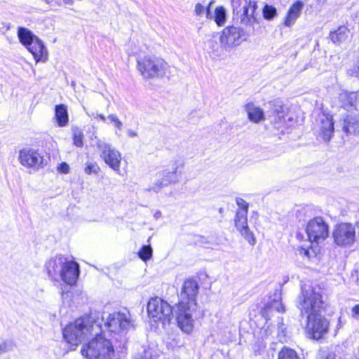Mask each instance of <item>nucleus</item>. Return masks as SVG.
I'll use <instances>...</instances> for the list:
<instances>
[{"label": "nucleus", "instance_id": "1", "mask_svg": "<svg viewBox=\"0 0 359 359\" xmlns=\"http://www.w3.org/2000/svg\"><path fill=\"white\" fill-rule=\"evenodd\" d=\"M325 306L320 287H302L297 308L300 311V316L306 318L305 331L310 339L319 340L328 332L329 321L322 315Z\"/></svg>", "mask_w": 359, "mask_h": 359}, {"label": "nucleus", "instance_id": "2", "mask_svg": "<svg viewBox=\"0 0 359 359\" xmlns=\"http://www.w3.org/2000/svg\"><path fill=\"white\" fill-rule=\"evenodd\" d=\"M233 20L248 28L244 31L240 27L228 26L222 31L220 43L224 48L238 46L246 39L247 36L253 34L254 25L257 23L256 10L257 4L252 0H232Z\"/></svg>", "mask_w": 359, "mask_h": 359}, {"label": "nucleus", "instance_id": "3", "mask_svg": "<svg viewBox=\"0 0 359 359\" xmlns=\"http://www.w3.org/2000/svg\"><path fill=\"white\" fill-rule=\"evenodd\" d=\"M198 284L193 279L184 282L179 295V302L175 307V315L178 327L185 333L189 334L194 329L193 313L197 309L196 296Z\"/></svg>", "mask_w": 359, "mask_h": 359}, {"label": "nucleus", "instance_id": "4", "mask_svg": "<svg viewBox=\"0 0 359 359\" xmlns=\"http://www.w3.org/2000/svg\"><path fill=\"white\" fill-rule=\"evenodd\" d=\"M104 320L102 313L91 312L89 316L79 318L67 325L63 330V337L69 344L76 346L90 336L101 332Z\"/></svg>", "mask_w": 359, "mask_h": 359}, {"label": "nucleus", "instance_id": "5", "mask_svg": "<svg viewBox=\"0 0 359 359\" xmlns=\"http://www.w3.org/2000/svg\"><path fill=\"white\" fill-rule=\"evenodd\" d=\"M94 335V338L82 346L81 355L86 359H112L115 352L111 341L101 332Z\"/></svg>", "mask_w": 359, "mask_h": 359}, {"label": "nucleus", "instance_id": "6", "mask_svg": "<svg viewBox=\"0 0 359 359\" xmlns=\"http://www.w3.org/2000/svg\"><path fill=\"white\" fill-rule=\"evenodd\" d=\"M168 63L154 55L137 57V69L144 79L162 78L165 75Z\"/></svg>", "mask_w": 359, "mask_h": 359}, {"label": "nucleus", "instance_id": "7", "mask_svg": "<svg viewBox=\"0 0 359 359\" xmlns=\"http://www.w3.org/2000/svg\"><path fill=\"white\" fill-rule=\"evenodd\" d=\"M18 36L20 42L32 54L36 62L47 60L48 51L43 43L29 29L19 27Z\"/></svg>", "mask_w": 359, "mask_h": 359}, {"label": "nucleus", "instance_id": "8", "mask_svg": "<svg viewBox=\"0 0 359 359\" xmlns=\"http://www.w3.org/2000/svg\"><path fill=\"white\" fill-rule=\"evenodd\" d=\"M148 315L155 323L169 324L175 313L173 309L167 302L159 297L151 298L147 304Z\"/></svg>", "mask_w": 359, "mask_h": 359}, {"label": "nucleus", "instance_id": "9", "mask_svg": "<svg viewBox=\"0 0 359 359\" xmlns=\"http://www.w3.org/2000/svg\"><path fill=\"white\" fill-rule=\"evenodd\" d=\"M104 325L109 332L122 335H125L130 329L134 327V322L127 310L109 314Z\"/></svg>", "mask_w": 359, "mask_h": 359}, {"label": "nucleus", "instance_id": "10", "mask_svg": "<svg viewBox=\"0 0 359 359\" xmlns=\"http://www.w3.org/2000/svg\"><path fill=\"white\" fill-rule=\"evenodd\" d=\"M308 240L311 243H321L329 236V225L321 217L310 219L306 226Z\"/></svg>", "mask_w": 359, "mask_h": 359}, {"label": "nucleus", "instance_id": "11", "mask_svg": "<svg viewBox=\"0 0 359 359\" xmlns=\"http://www.w3.org/2000/svg\"><path fill=\"white\" fill-rule=\"evenodd\" d=\"M97 147L100 151V157L104 163L114 171H119L121 161V153L111 144L102 140L97 141Z\"/></svg>", "mask_w": 359, "mask_h": 359}, {"label": "nucleus", "instance_id": "12", "mask_svg": "<svg viewBox=\"0 0 359 359\" xmlns=\"http://www.w3.org/2000/svg\"><path fill=\"white\" fill-rule=\"evenodd\" d=\"M334 242L341 247L351 246L355 242V227L348 223H341L335 226L332 233Z\"/></svg>", "mask_w": 359, "mask_h": 359}, {"label": "nucleus", "instance_id": "13", "mask_svg": "<svg viewBox=\"0 0 359 359\" xmlns=\"http://www.w3.org/2000/svg\"><path fill=\"white\" fill-rule=\"evenodd\" d=\"M181 176V172H178V165L174 164L172 170H164L159 172V178L156 180L153 187H150L148 190H153L155 192H158L160 189L168 186L172 183H176L179 181Z\"/></svg>", "mask_w": 359, "mask_h": 359}, {"label": "nucleus", "instance_id": "14", "mask_svg": "<svg viewBox=\"0 0 359 359\" xmlns=\"http://www.w3.org/2000/svg\"><path fill=\"white\" fill-rule=\"evenodd\" d=\"M247 215L245 210H238L234 219L235 226L245 239L253 245L255 244L256 240L253 233L248 227Z\"/></svg>", "mask_w": 359, "mask_h": 359}, {"label": "nucleus", "instance_id": "15", "mask_svg": "<svg viewBox=\"0 0 359 359\" xmlns=\"http://www.w3.org/2000/svg\"><path fill=\"white\" fill-rule=\"evenodd\" d=\"M19 159L21 164L29 168H39L43 164V157L37 151L32 149H23L20 151Z\"/></svg>", "mask_w": 359, "mask_h": 359}, {"label": "nucleus", "instance_id": "16", "mask_svg": "<svg viewBox=\"0 0 359 359\" xmlns=\"http://www.w3.org/2000/svg\"><path fill=\"white\" fill-rule=\"evenodd\" d=\"M67 262V258L61 255L50 259L46 263V269L49 278L53 280H57Z\"/></svg>", "mask_w": 359, "mask_h": 359}, {"label": "nucleus", "instance_id": "17", "mask_svg": "<svg viewBox=\"0 0 359 359\" xmlns=\"http://www.w3.org/2000/svg\"><path fill=\"white\" fill-rule=\"evenodd\" d=\"M79 276V266L74 261H67L60 278L68 285H74Z\"/></svg>", "mask_w": 359, "mask_h": 359}, {"label": "nucleus", "instance_id": "18", "mask_svg": "<svg viewBox=\"0 0 359 359\" xmlns=\"http://www.w3.org/2000/svg\"><path fill=\"white\" fill-rule=\"evenodd\" d=\"M276 311L285 312V309L281 302V294L278 290H276L273 297H269V300L262 309L261 313L265 318H269V313Z\"/></svg>", "mask_w": 359, "mask_h": 359}, {"label": "nucleus", "instance_id": "19", "mask_svg": "<svg viewBox=\"0 0 359 359\" xmlns=\"http://www.w3.org/2000/svg\"><path fill=\"white\" fill-rule=\"evenodd\" d=\"M338 126H340L341 130L347 135H356L359 133V116L346 114L339 121Z\"/></svg>", "mask_w": 359, "mask_h": 359}, {"label": "nucleus", "instance_id": "20", "mask_svg": "<svg viewBox=\"0 0 359 359\" xmlns=\"http://www.w3.org/2000/svg\"><path fill=\"white\" fill-rule=\"evenodd\" d=\"M334 124L331 117L323 116L321 118L318 136L325 142H328L332 138L334 129Z\"/></svg>", "mask_w": 359, "mask_h": 359}, {"label": "nucleus", "instance_id": "21", "mask_svg": "<svg viewBox=\"0 0 359 359\" xmlns=\"http://www.w3.org/2000/svg\"><path fill=\"white\" fill-rule=\"evenodd\" d=\"M350 30L346 26H339L337 29L331 31L329 38L333 43L339 46L345 43L349 36Z\"/></svg>", "mask_w": 359, "mask_h": 359}, {"label": "nucleus", "instance_id": "22", "mask_svg": "<svg viewBox=\"0 0 359 359\" xmlns=\"http://www.w3.org/2000/svg\"><path fill=\"white\" fill-rule=\"evenodd\" d=\"M245 109L248 114V118L253 123H259L264 119V113L263 110L255 106L252 102L245 104Z\"/></svg>", "mask_w": 359, "mask_h": 359}, {"label": "nucleus", "instance_id": "23", "mask_svg": "<svg viewBox=\"0 0 359 359\" xmlns=\"http://www.w3.org/2000/svg\"><path fill=\"white\" fill-rule=\"evenodd\" d=\"M303 6L304 4L301 1H296L290 6L285 20V25L286 26H290L292 25L294 21L299 17Z\"/></svg>", "mask_w": 359, "mask_h": 359}, {"label": "nucleus", "instance_id": "24", "mask_svg": "<svg viewBox=\"0 0 359 359\" xmlns=\"http://www.w3.org/2000/svg\"><path fill=\"white\" fill-rule=\"evenodd\" d=\"M55 118L60 127L67 126L69 121L67 108L65 104H60L55 107Z\"/></svg>", "mask_w": 359, "mask_h": 359}, {"label": "nucleus", "instance_id": "25", "mask_svg": "<svg viewBox=\"0 0 359 359\" xmlns=\"http://www.w3.org/2000/svg\"><path fill=\"white\" fill-rule=\"evenodd\" d=\"M273 114L276 116L275 121L280 123H285V107H283L278 102H270Z\"/></svg>", "mask_w": 359, "mask_h": 359}, {"label": "nucleus", "instance_id": "26", "mask_svg": "<svg viewBox=\"0 0 359 359\" xmlns=\"http://www.w3.org/2000/svg\"><path fill=\"white\" fill-rule=\"evenodd\" d=\"M132 359H154L151 348L147 346H141L133 353Z\"/></svg>", "mask_w": 359, "mask_h": 359}, {"label": "nucleus", "instance_id": "27", "mask_svg": "<svg viewBox=\"0 0 359 359\" xmlns=\"http://www.w3.org/2000/svg\"><path fill=\"white\" fill-rule=\"evenodd\" d=\"M214 18L218 26H222L224 24L226 19V14L224 7L219 6L215 9Z\"/></svg>", "mask_w": 359, "mask_h": 359}, {"label": "nucleus", "instance_id": "28", "mask_svg": "<svg viewBox=\"0 0 359 359\" xmlns=\"http://www.w3.org/2000/svg\"><path fill=\"white\" fill-rule=\"evenodd\" d=\"M278 359H299V358L294 350L284 347L279 352Z\"/></svg>", "mask_w": 359, "mask_h": 359}, {"label": "nucleus", "instance_id": "29", "mask_svg": "<svg viewBox=\"0 0 359 359\" xmlns=\"http://www.w3.org/2000/svg\"><path fill=\"white\" fill-rule=\"evenodd\" d=\"M152 251L150 245H143L138 252V256L142 260L147 262L151 258Z\"/></svg>", "mask_w": 359, "mask_h": 359}, {"label": "nucleus", "instance_id": "30", "mask_svg": "<svg viewBox=\"0 0 359 359\" xmlns=\"http://www.w3.org/2000/svg\"><path fill=\"white\" fill-rule=\"evenodd\" d=\"M263 17L266 20H272L277 15L276 8L271 5L265 4L262 8Z\"/></svg>", "mask_w": 359, "mask_h": 359}, {"label": "nucleus", "instance_id": "31", "mask_svg": "<svg viewBox=\"0 0 359 359\" xmlns=\"http://www.w3.org/2000/svg\"><path fill=\"white\" fill-rule=\"evenodd\" d=\"M351 107H356L358 102H359V94L355 92L346 93L344 95Z\"/></svg>", "mask_w": 359, "mask_h": 359}, {"label": "nucleus", "instance_id": "32", "mask_svg": "<svg viewBox=\"0 0 359 359\" xmlns=\"http://www.w3.org/2000/svg\"><path fill=\"white\" fill-rule=\"evenodd\" d=\"M207 47L210 49L214 55L219 56V45L215 39H210L206 42Z\"/></svg>", "mask_w": 359, "mask_h": 359}, {"label": "nucleus", "instance_id": "33", "mask_svg": "<svg viewBox=\"0 0 359 359\" xmlns=\"http://www.w3.org/2000/svg\"><path fill=\"white\" fill-rule=\"evenodd\" d=\"M107 118L117 130H121L123 129V123L116 114H111L107 116Z\"/></svg>", "mask_w": 359, "mask_h": 359}, {"label": "nucleus", "instance_id": "34", "mask_svg": "<svg viewBox=\"0 0 359 359\" xmlns=\"http://www.w3.org/2000/svg\"><path fill=\"white\" fill-rule=\"evenodd\" d=\"M83 133L81 131L77 130H75L73 135L74 144L79 147H81L83 146Z\"/></svg>", "mask_w": 359, "mask_h": 359}, {"label": "nucleus", "instance_id": "35", "mask_svg": "<svg viewBox=\"0 0 359 359\" xmlns=\"http://www.w3.org/2000/svg\"><path fill=\"white\" fill-rule=\"evenodd\" d=\"M13 344L12 341H4L0 344V355L8 352L13 349Z\"/></svg>", "mask_w": 359, "mask_h": 359}, {"label": "nucleus", "instance_id": "36", "mask_svg": "<svg viewBox=\"0 0 359 359\" xmlns=\"http://www.w3.org/2000/svg\"><path fill=\"white\" fill-rule=\"evenodd\" d=\"M100 170V168L96 163H88L85 168V172L88 175H90L92 173H97Z\"/></svg>", "mask_w": 359, "mask_h": 359}, {"label": "nucleus", "instance_id": "37", "mask_svg": "<svg viewBox=\"0 0 359 359\" xmlns=\"http://www.w3.org/2000/svg\"><path fill=\"white\" fill-rule=\"evenodd\" d=\"M236 201L237 205L241 209L240 210H245L246 211V214H248V203L245 200H243L241 198H237Z\"/></svg>", "mask_w": 359, "mask_h": 359}, {"label": "nucleus", "instance_id": "38", "mask_svg": "<svg viewBox=\"0 0 359 359\" xmlns=\"http://www.w3.org/2000/svg\"><path fill=\"white\" fill-rule=\"evenodd\" d=\"M57 168H58V170L61 173L66 174V173H68L69 171V166L65 162H62V163H60Z\"/></svg>", "mask_w": 359, "mask_h": 359}, {"label": "nucleus", "instance_id": "39", "mask_svg": "<svg viewBox=\"0 0 359 359\" xmlns=\"http://www.w3.org/2000/svg\"><path fill=\"white\" fill-rule=\"evenodd\" d=\"M351 316L353 318L359 319V304H356L351 309Z\"/></svg>", "mask_w": 359, "mask_h": 359}, {"label": "nucleus", "instance_id": "40", "mask_svg": "<svg viewBox=\"0 0 359 359\" xmlns=\"http://www.w3.org/2000/svg\"><path fill=\"white\" fill-rule=\"evenodd\" d=\"M297 250L299 255H304L305 257L310 258L311 255H310V251L309 249L304 248L303 247H299Z\"/></svg>", "mask_w": 359, "mask_h": 359}, {"label": "nucleus", "instance_id": "41", "mask_svg": "<svg viewBox=\"0 0 359 359\" xmlns=\"http://www.w3.org/2000/svg\"><path fill=\"white\" fill-rule=\"evenodd\" d=\"M204 11V8L203 6L198 3L196 6H195V13L196 15H201Z\"/></svg>", "mask_w": 359, "mask_h": 359}, {"label": "nucleus", "instance_id": "42", "mask_svg": "<svg viewBox=\"0 0 359 359\" xmlns=\"http://www.w3.org/2000/svg\"><path fill=\"white\" fill-rule=\"evenodd\" d=\"M350 72H351L350 74H351V75H354L355 76H359V60H358V62L357 67H355L353 69H351Z\"/></svg>", "mask_w": 359, "mask_h": 359}, {"label": "nucleus", "instance_id": "43", "mask_svg": "<svg viewBox=\"0 0 359 359\" xmlns=\"http://www.w3.org/2000/svg\"><path fill=\"white\" fill-rule=\"evenodd\" d=\"M325 359H336V355L334 351H329L326 356Z\"/></svg>", "mask_w": 359, "mask_h": 359}, {"label": "nucleus", "instance_id": "44", "mask_svg": "<svg viewBox=\"0 0 359 359\" xmlns=\"http://www.w3.org/2000/svg\"><path fill=\"white\" fill-rule=\"evenodd\" d=\"M127 134L130 137H135L137 135V133L132 130H128Z\"/></svg>", "mask_w": 359, "mask_h": 359}, {"label": "nucleus", "instance_id": "45", "mask_svg": "<svg viewBox=\"0 0 359 359\" xmlns=\"http://www.w3.org/2000/svg\"><path fill=\"white\" fill-rule=\"evenodd\" d=\"M281 321H283V320L281 319ZM285 328L284 327V325L283 323V322H279L278 323V330L280 331L282 333H284V330Z\"/></svg>", "mask_w": 359, "mask_h": 359}, {"label": "nucleus", "instance_id": "46", "mask_svg": "<svg viewBox=\"0 0 359 359\" xmlns=\"http://www.w3.org/2000/svg\"><path fill=\"white\" fill-rule=\"evenodd\" d=\"M212 13H211V11H210V8H208L206 9V18H212Z\"/></svg>", "mask_w": 359, "mask_h": 359}, {"label": "nucleus", "instance_id": "47", "mask_svg": "<svg viewBox=\"0 0 359 359\" xmlns=\"http://www.w3.org/2000/svg\"><path fill=\"white\" fill-rule=\"evenodd\" d=\"M96 118H100L102 121H106V117L103 114H97Z\"/></svg>", "mask_w": 359, "mask_h": 359}, {"label": "nucleus", "instance_id": "48", "mask_svg": "<svg viewBox=\"0 0 359 359\" xmlns=\"http://www.w3.org/2000/svg\"><path fill=\"white\" fill-rule=\"evenodd\" d=\"M63 2L65 4H69L72 5L74 4V0H63Z\"/></svg>", "mask_w": 359, "mask_h": 359}, {"label": "nucleus", "instance_id": "49", "mask_svg": "<svg viewBox=\"0 0 359 359\" xmlns=\"http://www.w3.org/2000/svg\"><path fill=\"white\" fill-rule=\"evenodd\" d=\"M161 212L160 211H158V212H156L154 214V217H155L156 218H158L159 217H161Z\"/></svg>", "mask_w": 359, "mask_h": 359}, {"label": "nucleus", "instance_id": "50", "mask_svg": "<svg viewBox=\"0 0 359 359\" xmlns=\"http://www.w3.org/2000/svg\"><path fill=\"white\" fill-rule=\"evenodd\" d=\"M220 214H222L224 212V208H219V210H218Z\"/></svg>", "mask_w": 359, "mask_h": 359}]
</instances>
